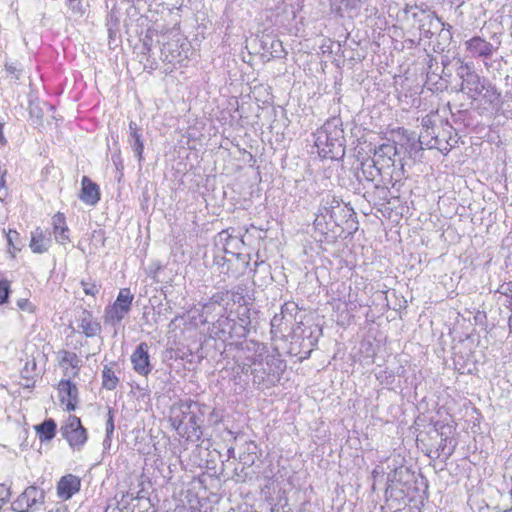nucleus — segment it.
Returning a JSON list of instances; mask_svg holds the SVG:
<instances>
[{"label": "nucleus", "mask_w": 512, "mask_h": 512, "mask_svg": "<svg viewBox=\"0 0 512 512\" xmlns=\"http://www.w3.org/2000/svg\"><path fill=\"white\" fill-rule=\"evenodd\" d=\"M398 474V470L395 469L393 473H389L387 476V488L388 490L391 487V483H393L396 480V476Z\"/></svg>", "instance_id": "nucleus-38"}, {"label": "nucleus", "mask_w": 512, "mask_h": 512, "mask_svg": "<svg viewBox=\"0 0 512 512\" xmlns=\"http://www.w3.org/2000/svg\"><path fill=\"white\" fill-rule=\"evenodd\" d=\"M80 486L81 481L79 477L72 474L63 476L57 485L58 495L61 498L68 500L80 490Z\"/></svg>", "instance_id": "nucleus-14"}, {"label": "nucleus", "mask_w": 512, "mask_h": 512, "mask_svg": "<svg viewBox=\"0 0 512 512\" xmlns=\"http://www.w3.org/2000/svg\"><path fill=\"white\" fill-rule=\"evenodd\" d=\"M60 393L66 394L68 400H78V389L70 380H62L59 383Z\"/></svg>", "instance_id": "nucleus-28"}, {"label": "nucleus", "mask_w": 512, "mask_h": 512, "mask_svg": "<svg viewBox=\"0 0 512 512\" xmlns=\"http://www.w3.org/2000/svg\"><path fill=\"white\" fill-rule=\"evenodd\" d=\"M81 184L82 189L80 199L88 205H95L98 203L100 200V191L98 185L87 176H83Z\"/></svg>", "instance_id": "nucleus-17"}, {"label": "nucleus", "mask_w": 512, "mask_h": 512, "mask_svg": "<svg viewBox=\"0 0 512 512\" xmlns=\"http://www.w3.org/2000/svg\"><path fill=\"white\" fill-rule=\"evenodd\" d=\"M79 329L88 337H95L101 332V325L96 321L91 312L83 310L79 316Z\"/></svg>", "instance_id": "nucleus-15"}, {"label": "nucleus", "mask_w": 512, "mask_h": 512, "mask_svg": "<svg viewBox=\"0 0 512 512\" xmlns=\"http://www.w3.org/2000/svg\"><path fill=\"white\" fill-rule=\"evenodd\" d=\"M163 40H158L160 46V58L163 62H167L170 64L179 63L182 61V50L181 46L178 43V40H167L165 41V37H162Z\"/></svg>", "instance_id": "nucleus-11"}, {"label": "nucleus", "mask_w": 512, "mask_h": 512, "mask_svg": "<svg viewBox=\"0 0 512 512\" xmlns=\"http://www.w3.org/2000/svg\"><path fill=\"white\" fill-rule=\"evenodd\" d=\"M466 51L474 59H482L485 69L488 72L494 70L496 61H492L491 57L497 52L501 45V40L496 34H493L490 41L481 36H473L464 43Z\"/></svg>", "instance_id": "nucleus-3"}, {"label": "nucleus", "mask_w": 512, "mask_h": 512, "mask_svg": "<svg viewBox=\"0 0 512 512\" xmlns=\"http://www.w3.org/2000/svg\"><path fill=\"white\" fill-rule=\"evenodd\" d=\"M10 293V283L8 280H0V304L7 301Z\"/></svg>", "instance_id": "nucleus-33"}, {"label": "nucleus", "mask_w": 512, "mask_h": 512, "mask_svg": "<svg viewBox=\"0 0 512 512\" xmlns=\"http://www.w3.org/2000/svg\"><path fill=\"white\" fill-rule=\"evenodd\" d=\"M260 366H262V363H258L256 359H253L250 363H243L241 368L244 373H248L249 371L251 372L253 375V383L258 386L265 382L268 375L266 370Z\"/></svg>", "instance_id": "nucleus-19"}, {"label": "nucleus", "mask_w": 512, "mask_h": 512, "mask_svg": "<svg viewBox=\"0 0 512 512\" xmlns=\"http://www.w3.org/2000/svg\"><path fill=\"white\" fill-rule=\"evenodd\" d=\"M50 512H65V509H63V508H56V509L50 510Z\"/></svg>", "instance_id": "nucleus-42"}, {"label": "nucleus", "mask_w": 512, "mask_h": 512, "mask_svg": "<svg viewBox=\"0 0 512 512\" xmlns=\"http://www.w3.org/2000/svg\"><path fill=\"white\" fill-rule=\"evenodd\" d=\"M52 244V233L48 230L36 228L31 233L30 248L33 253L42 254L48 251Z\"/></svg>", "instance_id": "nucleus-12"}, {"label": "nucleus", "mask_w": 512, "mask_h": 512, "mask_svg": "<svg viewBox=\"0 0 512 512\" xmlns=\"http://www.w3.org/2000/svg\"><path fill=\"white\" fill-rule=\"evenodd\" d=\"M378 164L380 163L374 158L367 159L366 161L362 162L358 178L364 179L368 182H373L380 174L381 168L378 167Z\"/></svg>", "instance_id": "nucleus-20"}, {"label": "nucleus", "mask_w": 512, "mask_h": 512, "mask_svg": "<svg viewBox=\"0 0 512 512\" xmlns=\"http://www.w3.org/2000/svg\"><path fill=\"white\" fill-rule=\"evenodd\" d=\"M52 225L53 231L51 233L58 244L65 245L70 242V231L66 225L64 214H55L52 218Z\"/></svg>", "instance_id": "nucleus-18"}, {"label": "nucleus", "mask_w": 512, "mask_h": 512, "mask_svg": "<svg viewBox=\"0 0 512 512\" xmlns=\"http://www.w3.org/2000/svg\"><path fill=\"white\" fill-rule=\"evenodd\" d=\"M19 234L16 232V231H9V233L7 234V240H8V243L10 246L13 247L14 249V252L16 251H20L19 248H17L14 244H13V241L16 240L18 238Z\"/></svg>", "instance_id": "nucleus-36"}, {"label": "nucleus", "mask_w": 512, "mask_h": 512, "mask_svg": "<svg viewBox=\"0 0 512 512\" xmlns=\"http://www.w3.org/2000/svg\"><path fill=\"white\" fill-rule=\"evenodd\" d=\"M140 59V62L146 60L148 64H144L145 68L153 69L156 65L155 59L150 61V58L153 54L152 52V38L149 35H146L142 41V45L140 46V51L137 53Z\"/></svg>", "instance_id": "nucleus-22"}, {"label": "nucleus", "mask_w": 512, "mask_h": 512, "mask_svg": "<svg viewBox=\"0 0 512 512\" xmlns=\"http://www.w3.org/2000/svg\"><path fill=\"white\" fill-rule=\"evenodd\" d=\"M453 450H454V447H453V448H451V449H449V451L447 452V456H448V457L452 455Z\"/></svg>", "instance_id": "nucleus-43"}, {"label": "nucleus", "mask_w": 512, "mask_h": 512, "mask_svg": "<svg viewBox=\"0 0 512 512\" xmlns=\"http://www.w3.org/2000/svg\"><path fill=\"white\" fill-rule=\"evenodd\" d=\"M144 270L148 276L159 282V273L162 269V264L158 260H151L149 264H143Z\"/></svg>", "instance_id": "nucleus-29"}, {"label": "nucleus", "mask_w": 512, "mask_h": 512, "mask_svg": "<svg viewBox=\"0 0 512 512\" xmlns=\"http://www.w3.org/2000/svg\"><path fill=\"white\" fill-rule=\"evenodd\" d=\"M61 434L74 449H80L87 441V431L76 416H69L61 427Z\"/></svg>", "instance_id": "nucleus-8"}, {"label": "nucleus", "mask_w": 512, "mask_h": 512, "mask_svg": "<svg viewBox=\"0 0 512 512\" xmlns=\"http://www.w3.org/2000/svg\"><path fill=\"white\" fill-rule=\"evenodd\" d=\"M335 209H340V204L335 199L330 200L329 198L322 204L318 212L315 214L314 227L315 230L321 234H327L328 232H335V228L338 227V223L335 219Z\"/></svg>", "instance_id": "nucleus-6"}, {"label": "nucleus", "mask_w": 512, "mask_h": 512, "mask_svg": "<svg viewBox=\"0 0 512 512\" xmlns=\"http://www.w3.org/2000/svg\"><path fill=\"white\" fill-rule=\"evenodd\" d=\"M440 448H441L442 451H444L445 450V444L441 443Z\"/></svg>", "instance_id": "nucleus-44"}, {"label": "nucleus", "mask_w": 512, "mask_h": 512, "mask_svg": "<svg viewBox=\"0 0 512 512\" xmlns=\"http://www.w3.org/2000/svg\"><path fill=\"white\" fill-rule=\"evenodd\" d=\"M45 493L36 486L27 487L12 503L16 512H34L44 504Z\"/></svg>", "instance_id": "nucleus-7"}, {"label": "nucleus", "mask_w": 512, "mask_h": 512, "mask_svg": "<svg viewBox=\"0 0 512 512\" xmlns=\"http://www.w3.org/2000/svg\"><path fill=\"white\" fill-rule=\"evenodd\" d=\"M340 119L333 118L316 131L315 147L318 154L327 159L337 160L345 155L344 131Z\"/></svg>", "instance_id": "nucleus-2"}, {"label": "nucleus", "mask_w": 512, "mask_h": 512, "mask_svg": "<svg viewBox=\"0 0 512 512\" xmlns=\"http://www.w3.org/2000/svg\"><path fill=\"white\" fill-rule=\"evenodd\" d=\"M119 382L112 367L105 365L102 370V386L107 390H114Z\"/></svg>", "instance_id": "nucleus-26"}, {"label": "nucleus", "mask_w": 512, "mask_h": 512, "mask_svg": "<svg viewBox=\"0 0 512 512\" xmlns=\"http://www.w3.org/2000/svg\"><path fill=\"white\" fill-rule=\"evenodd\" d=\"M378 473H379V472H378V470H377V469H375V470L373 471V475H376V474H378Z\"/></svg>", "instance_id": "nucleus-45"}, {"label": "nucleus", "mask_w": 512, "mask_h": 512, "mask_svg": "<svg viewBox=\"0 0 512 512\" xmlns=\"http://www.w3.org/2000/svg\"><path fill=\"white\" fill-rule=\"evenodd\" d=\"M81 286L86 295L96 296L100 291V286L91 279L81 280Z\"/></svg>", "instance_id": "nucleus-31"}, {"label": "nucleus", "mask_w": 512, "mask_h": 512, "mask_svg": "<svg viewBox=\"0 0 512 512\" xmlns=\"http://www.w3.org/2000/svg\"><path fill=\"white\" fill-rule=\"evenodd\" d=\"M36 431L41 441H49L55 436L56 423L53 419H47L36 426Z\"/></svg>", "instance_id": "nucleus-24"}, {"label": "nucleus", "mask_w": 512, "mask_h": 512, "mask_svg": "<svg viewBox=\"0 0 512 512\" xmlns=\"http://www.w3.org/2000/svg\"><path fill=\"white\" fill-rule=\"evenodd\" d=\"M477 101L489 105L492 108H499L502 104V93L490 80L486 83Z\"/></svg>", "instance_id": "nucleus-16"}, {"label": "nucleus", "mask_w": 512, "mask_h": 512, "mask_svg": "<svg viewBox=\"0 0 512 512\" xmlns=\"http://www.w3.org/2000/svg\"><path fill=\"white\" fill-rule=\"evenodd\" d=\"M59 363L60 366L66 370L68 367L75 369L76 371L73 375H76L80 367L81 360L74 352L62 350L59 352Z\"/></svg>", "instance_id": "nucleus-23"}, {"label": "nucleus", "mask_w": 512, "mask_h": 512, "mask_svg": "<svg viewBox=\"0 0 512 512\" xmlns=\"http://www.w3.org/2000/svg\"><path fill=\"white\" fill-rule=\"evenodd\" d=\"M148 350V344L146 342H141L131 355L133 369L141 376H147L152 371Z\"/></svg>", "instance_id": "nucleus-10"}, {"label": "nucleus", "mask_w": 512, "mask_h": 512, "mask_svg": "<svg viewBox=\"0 0 512 512\" xmlns=\"http://www.w3.org/2000/svg\"><path fill=\"white\" fill-rule=\"evenodd\" d=\"M396 155V147L393 144H382L380 145L374 153V159L377 160L382 166H390L393 165L394 161L392 159L393 156Z\"/></svg>", "instance_id": "nucleus-21"}, {"label": "nucleus", "mask_w": 512, "mask_h": 512, "mask_svg": "<svg viewBox=\"0 0 512 512\" xmlns=\"http://www.w3.org/2000/svg\"><path fill=\"white\" fill-rule=\"evenodd\" d=\"M262 48L265 52L269 53L273 58H283L286 55V51L283 47V44L278 39H273L269 45L267 46V42L262 41Z\"/></svg>", "instance_id": "nucleus-27"}, {"label": "nucleus", "mask_w": 512, "mask_h": 512, "mask_svg": "<svg viewBox=\"0 0 512 512\" xmlns=\"http://www.w3.org/2000/svg\"><path fill=\"white\" fill-rule=\"evenodd\" d=\"M127 141L134 152V156L141 163L143 160L144 140L141 129L134 121L129 123Z\"/></svg>", "instance_id": "nucleus-13"}, {"label": "nucleus", "mask_w": 512, "mask_h": 512, "mask_svg": "<svg viewBox=\"0 0 512 512\" xmlns=\"http://www.w3.org/2000/svg\"><path fill=\"white\" fill-rule=\"evenodd\" d=\"M17 306L20 310L32 313L34 312V306L28 299H19L17 301Z\"/></svg>", "instance_id": "nucleus-35"}, {"label": "nucleus", "mask_w": 512, "mask_h": 512, "mask_svg": "<svg viewBox=\"0 0 512 512\" xmlns=\"http://www.w3.org/2000/svg\"><path fill=\"white\" fill-rule=\"evenodd\" d=\"M208 409L199 402H183L171 408L169 421L180 437L195 442L201 438V425Z\"/></svg>", "instance_id": "nucleus-1"}, {"label": "nucleus", "mask_w": 512, "mask_h": 512, "mask_svg": "<svg viewBox=\"0 0 512 512\" xmlns=\"http://www.w3.org/2000/svg\"><path fill=\"white\" fill-rule=\"evenodd\" d=\"M244 241L239 236H233L229 229L223 230L215 237V247L217 252H223L231 256H242L240 248Z\"/></svg>", "instance_id": "nucleus-9"}, {"label": "nucleus", "mask_w": 512, "mask_h": 512, "mask_svg": "<svg viewBox=\"0 0 512 512\" xmlns=\"http://www.w3.org/2000/svg\"><path fill=\"white\" fill-rule=\"evenodd\" d=\"M5 71L7 73V77L14 81H20L23 76V69L17 63H6Z\"/></svg>", "instance_id": "nucleus-30"}, {"label": "nucleus", "mask_w": 512, "mask_h": 512, "mask_svg": "<svg viewBox=\"0 0 512 512\" xmlns=\"http://www.w3.org/2000/svg\"><path fill=\"white\" fill-rule=\"evenodd\" d=\"M432 124V119L429 115H426L425 117L422 118V126L423 128H425V132L427 133V135H431L430 133V125Z\"/></svg>", "instance_id": "nucleus-37"}, {"label": "nucleus", "mask_w": 512, "mask_h": 512, "mask_svg": "<svg viewBox=\"0 0 512 512\" xmlns=\"http://www.w3.org/2000/svg\"><path fill=\"white\" fill-rule=\"evenodd\" d=\"M76 402H77V400H70V399H69V400H68V403H67V407H66L67 411H73V410H75V408H76Z\"/></svg>", "instance_id": "nucleus-40"}, {"label": "nucleus", "mask_w": 512, "mask_h": 512, "mask_svg": "<svg viewBox=\"0 0 512 512\" xmlns=\"http://www.w3.org/2000/svg\"><path fill=\"white\" fill-rule=\"evenodd\" d=\"M111 438L112 436H108V434H106V437L103 440V448L105 450L111 447Z\"/></svg>", "instance_id": "nucleus-39"}, {"label": "nucleus", "mask_w": 512, "mask_h": 512, "mask_svg": "<svg viewBox=\"0 0 512 512\" xmlns=\"http://www.w3.org/2000/svg\"><path fill=\"white\" fill-rule=\"evenodd\" d=\"M243 453L240 454L239 459L240 462H242L246 466H251L254 464L255 460L257 459L256 456V450L257 445L254 442H246L243 445Z\"/></svg>", "instance_id": "nucleus-25"}, {"label": "nucleus", "mask_w": 512, "mask_h": 512, "mask_svg": "<svg viewBox=\"0 0 512 512\" xmlns=\"http://www.w3.org/2000/svg\"><path fill=\"white\" fill-rule=\"evenodd\" d=\"M133 294L129 288H123L119 291L113 305L105 309L104 323L111 326H117L131 310Z\"/></svg>", "instance_id": "nucleus-5"}, {"label": "nucleus", "mask_w": 512, "mask_h": 512, "mask_svg": "<svg viewBox=\"0 0 512 512\" xmlns=\"http://www.w3.org/2000/svg\"><path fill=\"white\" fill-rule=\"evenodd\" d=\"M458 63L457 75L462 79L461 91L471 100L477 101L489 79L478 74L470 64L462 60H458Z\"/></svg>", "instance_id": "nucleus-4"}, {"label": "nucleus", "mask_w": 512, "mask_h": 512, "mask_svg": "<svg viewBox=\"0 0 512 512\" xmlns=\"http://www.w3.org/2000/svg\"><path fill=\"white\" fill-rule=\"evenodd\" d=\"M106 420V434L108 436H112L114 433V411L112 408H108V415Z\"/></svg>", "instance_id": "nucleus-34"}, {"label": "nucleus", "mask_w": 512, "mask_h": 512, "mask_svg": "<svg viewBox=\"0 0 512 512\" xmlns=\"http://www.w3.org/2000/svg\"><path fill=\"white\" fill-rule=\"evenodd\" d=\"M3 126H4V123L0 122V141H2L4 139Z\"/></svg>", "instance_id": "nucleus-41"}, {"label": "nucleus", "mask_w": 512, "mask_h": 512, "mask_svg": "<svg viewBox=\"0 0 512 512\" xmlns=\"http://www.w3.org/2000/svg\"><path fill=\"white\" fill-rule=\"evenodd\" d=\"M216 261H214V266L217 267V269L220 270V273H225V274H228L229 273V268L230 266L233 264L232 260L229 259V258H224V257H221V258H215Z\"/></svg>", "instance_id": "nucleus-32"}]
</instances>
